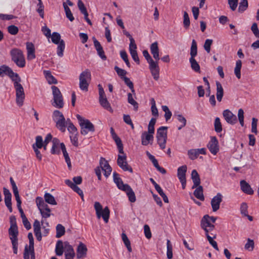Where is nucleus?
<instances>
[{"instance_id": "obj_1", "label": "nucleus", "mask_w": 259, "mask_h": 259, "mask_svg": "<svg viewBox=\"0 0 259 259\" xmlns=\"http://www.w3.org/2000/svg\"><path fill=\"white\" fill-rule=\"evenodd\" d=\"M3 73L7 74L14 82L16 91V102L19 106H22L25 99V93L23 86L20 83L21 79L17 73H15L11 68L5 65L0 67V76Z\"/></svg>"}, {"instance_id": "obj_2", "label": "nucleus", "mask_w": 259, "mask_h": 259, "mask_svg": "<svg viewBox=\"0 0 259 259\" xmlns=\"http://www.w3.org/2000/svg\"><path fill=\"white\" fill-rule=\"evenodd\" d=\"M12 60L19 67L23 68L25 66V60L23 52L17 48H14L10 51Z\"/></svg>"}, {"instance_id": "obj_3", "label": "nucleus", "mask_w": 259, "mask_h": 259, "mask_svg": "<svg viewBox=\"0 0 259 259\" xmlns=\"http://www.w3.org/2000/svg\"><path fill=\"white\" fill-rule=\"evenodd\" d=\"M190 54L189 62L192 69L197 72H200V66L195 59L197 55V45L195 39L192 41Z\"/></svg>"}, {"instance_id": "obj_4", "label": "nucleus", "mask_w": 259, "mask_h": 259, "mask_svg": "<svg viewBox=\"0 0 259 259\" xmlns=\"http://www.w3.org/2000/svg\"><path fill=\"white\" fill-rule=\"evenodd\" d=\"M52 118L56 123V127L62 132H64L67 122L66 121L63 114L60 111L56 110L53 112Z\"/></svg>"}, {"instance_id": "obj_5", "label": "nucleus", "mask_w": 259, "mask_h": 259, "mask_svg": "<svg viewBox=\"0 0 259 259\" xmlns=\"http://www.w3.org/2000/svg\"><path fill=\"white\" fill-rule=\"evenodd\" d=\"M76 117L81 127V134L86 135L89 132H94L95 131L94 125L89 120L83 118L79 114L76 115Z\"/></svg>"}, {"instance_id": "obj_6", "label": "nucleus", "mask_w": 259, "mask_h": 259, "mask_svg": "<svg viewBox=\"0 0 259 259\" xmlns=\"http://www.w3.org/2000/svg\"><path fill=\"white\" fill-rule=\"evenodd\" d=\"M94 208L96 210L97 217L98 219L102 218L104 221L107 223L109 221L110 217V210L107 206L104 209L102 205L99 202H95L94 203Z\"/></svg>"}, {"instance_id": "obj_7", "label": "nucleus", "mask_w": 259, "mask_h": 259, "mask_svg": "<svg viewBox=\"0 0 259 259\" xmlns=\"http://www.w3.org/2000/svg\"><path fill=\"white\" fill-rule=\"evenodd\" d=\"M52 90V94L53 95V102H52V105L58 108H62L64 106V102L62 95L56 86H52L51 87Z\"/></svg>"}, {"instance_id": "obj_8", "label": "nucleus", "mask_w": 259, "mask_h": 259, "mask_svg": "<svg viewBox=\"0 0 259 259\" xmlns=\"http://www.w3.org/2000/svg\"><path fill=\"white\" fill-rule=\"evenodd\" d=\"M29 239V246L26 245L24 249V259H35V253L34 249V240L32 233L28 234Z\"/></svg>"}, {"instance_id": "obj_9", "label": "nucleus", "mask_w": 259, "mask_h": 259, "mask_svg": "<svg viewBox=\"0 0 259 259\" xmlns=\"http://www.w3.org/2000/svg\"><path fill=\"white\" fill-rule=\"evenodd\" d=\"M91 78L90 71L86 69L82 72L79 75V88L82 91H87L89 82Z\"/></svg>"}, {"instance_id": "obj_10", "label": "nucleus", "mask_w": 259, "mask_h": 259, "mask_svg": "<svg viewBox=\"0 0 259 259\" xmlns=\"http://www.w3.org/2000/svg\"><path fill=\"white\" fill-rule=\"evenodd\" d=\"M9 233L10 236V239L12 242L14 253L17 254L18 250L17 236L18 234L17 226H10L9 229Z\"/></svg>"}, {"instance_id": "obj_11", "label": "nucleus", "mask_w": 259, "mask_h": 259, "mask_svg": "<svg viewBox=\"0 0 259 259\" xmlns=\"http://www.w3.org/2000/svg\"><path fill=\"white\" fill-rule=\"evenodd\" d=\"M122 155H118L117 160L118 165L123 170L128 171L130 172H133L132 168L128 165L126 161V156L123 152L121 153Z\"/></svg>"}, {"instance_id": "obj_12", "label": "nucleus", "mask_w": 259, "mask_h": 259, "mask_svg": "<svg viewBox=\"0 0 259 259\" xmlns=\"http://www.w3.org/2000/svg\"><path fill=\"white\" fill-rule=\"evenodd\" d=\"M207 148L213 155H216L219 150V142L215 137H212L207 144Z\"/></svg>"}, {"instance_id": "obj_13", "label": "nucleus", "mask_w": 259, "mask_h": 259, "mask_svg": "<svg viewBox=\"0 0 259 259\" xmlns=\"http://www.w3.org/2000/svg\"><path fill=\"white\" fill-rule=\"evenodd\" d=\"M223 115L226 122L230 124H234L237 121L236 116L228 109L225 110Z\"/></svg>"}, {"instance_id": "obj_14", "label": "nucleus", "mask_w": 259, "mask_h": 259, "mask_svg": "<svg viewBox=\"0 0 259 259\" xmlns=\"http://www.w3.org/2000/svg\"><path fill=\"white\" fill-rule=\"evenodd\" d=\"M223 200V195L220 193H217L211 200V205L212 211H217L220 208V204Z\"/></svg>"}, {"instance_id": "obj_15", "label": "nucleus", "mask_w": 259, "mask_h": 259, "mask_svg": "<svg viewBox=\"0 0 259 259\" xmlns=\"http://www.w3.org/2000/svg\"><path fill=\"white\" fill-rule=\"evenodd\" d=\"M149 68L153 78L155 80H158L159 78L160 72L158 61H155L149 64Z\"/></svg>"}, {"instance_id": "obj_16", "label": "nucleus", "mask_w": 259, "mask_h": 259, "mask_svg": "<svg viewBox=\"0 0 259 259\" xmlns=\"http://www.w3.org/2000/svg\"><path fill=\"white\" fill-rule=\"evenodd\" d=\"M100 165L102 170L104 171V175L108 177L111 172L112 168L108 161L104 158L101 157L100 160Z\"/></svg>"}, {"instance_id": "obj_17", "label": "nucleus", "mask_w": 259, "mask_h": 259, "mask_svg": "<svg viewBox=\"0 0 259 259\" xmlns=\"http://www.w3.org/2000/svg\"><path fill=\"white\" fill-rule=\"evenodd\" d=\"M208 218L209 215L208 214L204 215L200 223V226L201 228L205 231V234H208V230H207V228H214V225L211 224L210 221L208 220Z\"/></svg>"}, {"instance_id": "obj_18", "label": "nucleus", "mask_w": 259, "mask_h": 259, "mask_svg": "<svg viewBox=\"0 0 259 259\" xmlns=\"http://www.w3.org/2000/svg\"><path fill=\"white\" fill-rule=\"evenodd\" d=\"M154 139L153 135L144 132L141 135V144L142 145L147 146L152 144Z\"/></svg>"}, {"instance_id": "obj_19", "label": "nucleus", "mask_w": 259, "mask_h": 259, "mask_svg": "<svg viewBox=\"0 0 259 259\" xmlns=\"http://www.w3.org/2000/svg\"><path fill=\"white\" fill-rule=\"evenodd\" d=\"M26 45L27 59L29 60H32L35 58V48L34 45L30 42H27Z\"/></svg>"}, {"instance_id": "obj_20", "label": "nucleus", "mask_w": 259, "mask_h": 259, "mask_svg": "<svg viewBox=\"0 0 259 259\" xmlns=\"http://www.w3.org/2000/svg\"><path fill=\"white\" fill-rule=\"evenodd\" d=\"M35 202L39 211H42L44 209L49 211V210L50 209L49 206L46 203L47 202L44 200L42 197H37Z\"/></svg>"}, {"instance_id": "obj_21", "label": "nucleus", "mask_w": 259, "mask_h": 259, "mask_svg": "<svg viewBox=\"0 0 259 259\" xmlns=\"http://www.w3.org/2000/svg\"><path fill=\"white\" fill-rule=\"evenodd\" d=\"M61 143L59 140L57 138H54L52 140V147L51 150V153L52 154H59L60 153Z\"/></svg>"}, {"instance_id": "obj_22", "label": "nucleus", "mask_w": 259, "mask_h": 259, "mask_svg": "<svg viewBox=\"0 0 259 259\" xmlns=\"http://www.w3.org/2000/svg\"><path fill=\"white\" fill-rule=\"evenodd\" d=\"M93 39L94 40V46L98 52V54L103 60H106V56L104 54V52L100 43L96 39L95 37H93Z\"/></svg>"}, {"instance_id": "obj_23", "label": "nucleus", "mask_w": 259, "mask_h": 259, "mask_svg": "<svg viewBox=\"0 0 259 259\" xmlns=\"http://www.w3.org/2000/svg\"><path fill=\"white\" fill-rule=\"evenodd\" d=\"M113 180L114 183L116 184L118 188L122 191L124 189L126 188V186H128V184H123L122 180L119 177L118 174L115 172L113 173Z\"/></svg>"}, {"instance_id": "obj_24", "label": "nucleus", "mask_w": 259, "mask_h": 259, "mask_svg": "<svg viewBox=\"0 0 259 259\" xmlns=\"http://www.w3.org/2000/svg\"><path fill=\"white\" fill-rule=\"evenodd\" d=\"M110 131L113 132L112 137L116 144L119 153H123V145L120 139L115 134L113 127L110 128Z\"/></svg>"}, {"instance_id": "obj_25", "label": "nucleus", "mask_w": 259, "mask_h": 259, "mask_svg": "<svg viewBox=\"0 0 259 259\" xmlns=\"http://www.w3.org/2000/svg\"><path fill=\"white\" fill-rule=\"evenodd\" d=\"M150 51L153 58L156 60V61H158L160 58L159 55V49L158 46L157 42H154L151 45Z\"/></svg>"}, {"instance_id": "obj_26", "label": "nucleus", "mask_w": 259, "mask_h": 259, "mask_svg": "<svg viewBox=\"0 0 259 259\" xmlns=\"http://www.w3.org/2000/svg\"><path fill=\"white\" fill-rule=\"evenodd\" d=\"M87 252L86 246L82 243H80L77 249V257L81 258L85 256Z\"/></svg>"}, {"instance_id": "obj_27", "label": "nucleus", "mask_w": 259, "mask_h": 259, "mask_svg": "<svg viewBox=\"0 0 259 259\" xmlns=\"http://www.w3.org/2000/svg\"><path fill=\"white\" fill-rule=\"evenodd\" d=\"M137 48L136 44L129 46V51L133 59L139 64L140 63V60L138 55Z\"/></svg>"}, {"instance_id": "obj_28", "label": "nucleus", "mask_w": 259, "mask_h": 259, "mask_svg": "<svg viewBox=\"0 0 259 259\" xmlns=\"http://www.w3.org/2000/svg\"><path fill=\"white\" fill-rule=\"evenodd\" d=\"M126 188L124 189L122 191H124L131 202H135L136 201V197L135 192L130 185L126 186Z\"/></svg>"}, {"instance_id": "obj_29", "label": "nucleus", "mask_w": 259, "mask_h": 259, "mask_svg": "<svg viewBox=\"0 0 259 259\" xmlns=\"http://www.w3.org/2000/svg\"><path fill=\"white\" fill-rule=\"evenodd\" d=\"M240 186L241 190L245 193L251 195L253 193V191L250 186L245 180L240 181Z\"/></svg>"}, {"instance_id": "obj_30", "label": "nucleus", "mask_w": 259, "mask_h": 259, "mask_svg": "<svg viewBox=\"0 0 259 259\" xmlns=\"http://www.w3.org/2000/svg\"><path fill=\"white\" fill-rule=\"evenodd\" d=\"M191 178L193 182L192 189L197 187L200 184V179L196 170L194 169L191 173Z\"/></svg>"}, {"instance_id": "obj_31", "label": "nucleus", "mask_w": 259, "mask_h": 259, "mask_svg": "<svg viewBox=\"0 0 259 259\" xmlns=\"http://www.w3.org/2000/svg\"><path fill=\"white\" fill-rule=\"evenodd\" d=\"M64 248V244L61 240H58L56 243L55 247V253L58 256L62 255Z\"/></svg>"}, {"instance_id": "obj_32", "label": "nucleus", "mask_w": 259, "mask_h": 259, "mask_svg": "<svg viewBox=\"0 0 259 259\" xmlns=\"http://www.w3.org/2000/svg\"><path fill=\"white\" fill-rule=\"evenodd\" d=\"M205 235H206V236L207 237V239L209 243L212 245V246L215 250H217V251H219V249L218 246L217 242L213 240V239L216 238L217 234H214L213 233H211V235L212 236V237L210 236V235L209 234H206Z\"/></svg>"}, {"instance_id": "obj_33", "label": "nucleus", "mask_w": 259, "mask_h": 259, "mask_svg": "<svg viewBox=\"0 0 259 259\" xmlns=\"http://www.w3.org/2000/svg\"><path fill=\"white\" fill-rule=\"evenodd\" d=\"M217 86V99L219 102H221L224 95V90L222 84L219 81L216 82Z\"/></svg>"}, {"instance_id": "obj_34", "label": "nucleus", "mask_w": 259, "mask_h": 259, "mask_svg": "<svg viewBox=\"0 0 259 259\" xmlns=\"http://www.w3.org/2000/svg\"><path fill=\"white\" fill-rule=\"evenodd\" d=\"M44 74L49 84L57 83V80L52 75L51 72L50 71L44 70Z\"/></svg>"}, {"instance_id": "obj_35", "label": "nucleus", "mask_w": 259, "mask_h": 259, "mask_svg": "<svg viewBox=\"0 0 259 259\" xmlns=\"http://www.w3.org/2000/svg\"><path fill=\"white\" fill-rule=\"evenodd\" d=\"M186 171L187 166L185 165L180 166L178 168L177 176L179 180L186 179Z\"/></svg>"}, {"instance_id": "obj_36", "label": "nucleus", "mask_w": 259, "mask_h": 259, "mask_svg": "<svg viewBox=\"0 0 259 259\" xmlns=\"http://www.w3.org/2000/svg\"><path fill=\"white\" fill-rule=\"evenodd\" d=\"M194 196L200 200H204V197L203 194V188L201 186L199 185L196 188L194 192Z\"/></svg>"}, {"instance_id": "obj_37", "label": "nucleus", "mask_w": 259, "mask_h": 259, "mask_svg": "<svg viewBox=\"0 0 259 259\" xmlns=\"http://www.w3.org/2000/svg\"><path fill=\"white\" fill-rule=\"evenodd\" d=\"M44 198L45 200V202L51 204L56 205L57 204L56 201L54 197L49 193H46L44 195Z\"/></svg>"}, {"instance_id": "obj_38", "label": "nucleus", "mask_w": 259, "mask_h": 259, "mask_svg": "<svg viewBox=\"0 0 259 259\" xmlns=\"http://www.w3.org/2000/svg\"><path fill=\"white\" fill-rule=\"evenodd\" d=\"M242 67V62L238 60L236 62V66L234 69V73L238 79L241 78V69Z\"/></svg>"}, {"instance_id": "obj_39", "label": "nucleus", "mask_w": 259, "mask_h": 259, "mask_svg": "<svg viewBox=\"0 0 259 259\" xmlns=\"http://www.w3.org/2000/svg\"><path fill=\"white\" fill-rule=\"evenodd\" d=\"M167 127L161 126L157 131L156 138H167L166 130Z\"/></svg>"}, {"instance_id": "obj_40", "label": "nucleus", "mask_w": 259, "mask_h": 259, "mask_svg": "<svg viewBox=\"0 0 259 259\" xmlns=\"http://www.w3.org/2000/svg\"><path fill=\"white\" fill-rule=\"evenodd\" d=\"M121 238L125 246L127 248V250L130 252H132V248L131 245V242L124 233H122L121 234Z\"/></svg>"}, {"instance_id": "obj_41", "label": "nucleus", "mask_w": 259, "mask_h": 259, "mask_svg": "<svg viewBox=\"0 0 259 259\" xmlns=\"http://www.w3.org/2000/svg\"><path fill=\"white\" fill-rule=\"evenodd\" d=\"M65 232V229L64 226L61 224H58L56 226V237L57 238H60L62 236Z\"/></svg>"}, {"instance_id": "obj_42", "label": "nucleus", "mask_w": 259, "mask_h": 259, "mask_svg": "<svg viewBox=\"0 0 259 259\" xmlns=\"http://www.w3.org/2000/svg\"><path fill=\"white\" fill-rule=\"evenodd\" d=\"M127 101L128 103L133 106L134 110L137 111L139 107L138 103L134 100L131 93L127 94Z\"/></svg>"}, {"instance_id": "obj_43", "label": "nucleus", "mask_w": 259, "mask_h": 259, "mask_svg": "<svg viewBox=\"0 0 259 259\" xmlns=\"http://www.w3.org/2000/svg\"><path fill=\"white\" fill-rule=\"evenodd\" d=\"M63 7L65 12L66 17L71 21H73L74 19V17L71 13L70 9L67 6L65 3H63Z\"/></svg>"}, {"instance_id": "obj_44", "label": "nucleus", "mask_w": 259, "mask_h": 259, "mask_svg": "<svg viewBox=\"0 0 259 259\" xmlns=\"http://www.w3.org/2000/svg\"><path fill=\"white\" fill-rule=\"evenodd\" d=\"M167 252L166 255L168 259H171L173 257L172 246L169 240L167 239L166 242Z\"/></svg>"}, {"instance_id": "obj_45", "label": "nucleus", "mask_w": 259, "mask_h": 259, "mask_svg": "<svg viewBox=\"0 0 259 259\" xmlns=\"http://www.w3.org/2000/svg\"><path fill=\"white\" fill-rule=\"evenodd\" d=\"M254 242L252 239L248 238L247 239V242L245 244L244 248L249 251H251L254 249Z\"/></svg>"}, {"instance_id": "obj_46", "label": "nucleus", "mask_w": 259, "mask_h": 259, "mask_svg": "<svg viewBox=\"0 0 259 259\" xmlns=\"http://www.w3.org/2000/svg\"><path fill=\"white\" fill-rule=\"evenodd\" d=\"M57 47V55L59 57L63 56V52L65 49V42L63 40H61Z\"/></svg>"}, {"instance_id": "obj_47", "label": "nucleus", "mask_w": 259, "mask_h": 259, "mask_svg": "<svg viewBox=\"0 0 259 259\" xmlns=\"http://www.w3.org/2000/svg\"><path fill=\"white\" fill-rule=\"evenodd\" d=\"M42 137L40 136H37L35 138V143L32 145L36 148H41L44 146Z\"/></svg>"}, {"instance_id": "obj_48", "label": "nucleus", "mask_w": 259, "mask_h": 259, "mask_svg": "<svg viewBox=\"0 0 259 259\" xmlns=\"http://www.w3.org/2000/svg\"><path fill=\"white\" fill-rule=\"evenodd\" d=\"M99 103L101 106L103 107L104 109L108 110L110 112H113V109L111 108L109 102L107 100V99L102 100L99 102Z\"/></svg>"}, {"instance_id": "obj_49", "label": "nucleus", "mask_w": 259, "mask_h": 259, "mask_svg": "<svg viewBox=\"0 0 259 259\" xmlns=\"http://www.w3.org/2000/svg\"><path fill=\"white\" fill-rule=\"evenodd\" d=\"M214 126L217 133H220L222 131V124L219 117H216L214 120Z\"/></svg>"}, {"instance_id": "obj_50", "label": "nucleus", "mask_w": 259, "mask_h": 259, "mask_svg": "<svg viewBox=\"0 0 259 259\" xmlns=\"http://www.w3.org/2000/svg\"><path fill=\"white\" fill-rule=\"evenodd\" d=\"M51 36L52 41L55 44H58L60 43L61 40V35L58 33L54 32L52 33Z\"/></svg>"}, {"instance_id": "obj_51", "label": "nucleus", "mask_w": 259, "mask_h": 259, "mask_svg": "<svg viewBox=\"0 0 259 259\" xmlns=\"http://www.w3.org/2000/svg\"><path fill=\"white\" fill-rule=\"evenodd\" d=\"M248 6L247 0H241L239 3L238 8V11L240 12H243L246 10Z\"/></svg>"}, {"instance_id": "obj_52", "label": "nucleus", "mask_w": 259, "mask_h": 259, "mask_svg": "<svg viewBox=\"0 0 259 259\" xmlns=\"http://www.w3.org/2000/svg\"><path fill=\"white\" fill-rule=\"evenodd\" d=\"M162 109L165 112L164 117L166 121H167L171 118L172 113L166 105L162 106Z\"/></svg>"}, {"instance_id": "obj_53", "label": "nucleus", "mask_w": 259, "mask_h": 259, "mask_svg": "<svg viewBox=\"0 0 259 259\" xmlns=\"http://www.w3.org/2000/svg\"><path fill=\"white\" fill-rule=\"evenodd\" d=\"M124 83L126 84V85L131 89L132 92L135 94V91L134 88V84L132 82V81H131L130 79L128 78L127 77H124L123 79H122Z\"/></svg>"}, {"instance_id": "obj_54", "label": "nucleus", "mask_w": 259, "mask_h": 259, "mask_svg": "<svg viewBox=\"0 0 259 259\" xmlns=\"http://www.w3.org/2000/svg\"><path fill=\"white\" fill-rule=\"evenodd\" d=\"M114 69L118 75L120 76L121 79H123L124 77H126L125 75L126 74L127 72L125 70L120 68L117 66L114 67Z\"/></svg>"}, {"instance_id": "obj_55", "label": "nucleus", "mask_w": 259, "mask_h": 259, "mask_svg": "<svg viewBox=\"0 0 259 259\" xmlns=\"http://www.w3.org/2000/svg\"><path fill=\"white\" fill-rule=\"evenodd\" d=\"M121 58L125 62L127 66L130 68L131 67L130 63L129 62L127 53L125 51H121L120 52Z\"/></svg>"}, {"instance_id": "obj_56", "label": "nucleus", "mask_w": 259, "mask_h": 259, "mask_svg": "<svg viewBox=\"0 0 259 259\" xmlns=\"http://www.w3.org/2000/svg\"><path fill=\"white\" fill-rule=\"evenodd\" d=\"M238 118L240 125L244 126V111L242 109H239L238 111Z\"/></svg>"}, {"instance_id": "obj_57", "label": "nucleus", "mask_w": 259, "mask_h": 259, "mask_svg": "<svg viewBox=\"0 0 259 259\" xmlns=\"http://www.w3.org/2000/svg\"><path fill=\"white\" fill-rule=\"evenodd\" d=\"M38 9H37V12L39 13V16L42 18H44V6L42 4V2L41 1H40V2H38L37 4Z\"/></svg>"}, {"instance_id": "obj_58", "label": "nucleus", "mask_w": 259, "mask_h": 259, "mask_svg": "<svg viewBox=\"0 0 259 259\" xmlns=\"http://www.w3.org/2000/svg\"><path fill=\"white\" fill-rule=\"evenodd\" d=\"M188 155L189 158L191 160H194L198 156V153L197 152L196 149L189 150L188 151Z\"/></svg>"}, {"instance_id": "obj_59", "label": "nucleus", "mask_w": 259, "mask_h": 259, "mask_svg": "<svg viewBox=\"0 0 259 259\" xmlns=\"http://www.w3.org/2000/svg\"><path fill=\"white\" fill-rule=\"evenodd\" d=\"M257 119L253 117L252 118V122H251V132L253 133H254L255 134H257Z\"/></svg>"}, {"instance_id": "obj_60", "label": "nucleus", "mask_w": 259, "mask_h": 259, "mask_svg": "<svg viewBox=\"0 0 259 259\" xmlns=\"http://www.w3.org/2000/svg\"><path fill=\"white\" fill-rule=\"evenodd\" d=\"M184 26L185 28H188L190 26V19L188 14L186 12L184 13V20H183Z\"/></svg>"}, {"instance_id": "obj_61", "label": "nucleus", "mask_w": 259, "mask_h": 259, "mask_svg": "<svg viewBox=\"0 0 259 259\" xmlns=\"http://www.w3.org/2000/svg\"><path fill=\"white\" fill-rule=\"evenodd\" d=\"M228 1L230 8L232 11H234L238 6V0H228Z\"/></svg>"}, {"instance_id": "obj_62", "label": "nucleus", "mask_w": 259, "mask_h": 259, "mask_svg": "<svg viewBox=\"0 0 259 259\" xmlns=\"http://www.w3.org/2000/svg\"><path fill=\"white\" fill-rule=\"evenodd\" d=\"M64 251L65 253H71L74 252V249L71 245L69 244V243L66 241L64 242Z\"/></svg>"}, {"instance_id": "obj_63", "label": "nucleus", "mask_w": 259, "mask_h": 259, "mask_svg": "<svg viewBox=\"0 0 259 259\" xmlns=\"http://www.w3.org/2000/svg\"><path fill=\"white\" fill-rule=\"evenodd\" d=\"M156 139L160 147L162 149H164L165 148L167 138H156Z\"/></svg>"}, {"instance_id": "obj_64", "label": "nucleus", "mask_w": 259, "mask_h": 259, "mask_svg": "<svg viewBox=\"0 0 259 259\" xmlns=\"http://www.w3.org/2000/svg\"><path fill=\"white\" fill-rule=\"evenodd\" d=\"M251 30L255 36L259 38V30L257 27V25L256 23H253L251 26Z\"/></svg>"}]
</instances>
